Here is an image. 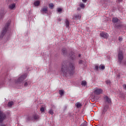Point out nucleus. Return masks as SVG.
<instances>
[{
	"mask_svg": "<svg viewBox=\"0 0 126 126\" xmlns=\"http://www.w3.org/2000/svg\"><path fill=\"white\" fill-rule=\"evenodd\" d=\"M74 69H75L74 63H70L66 61H64L61 67V72L64 76L67 77L73 75L74 74Z\"/></svg>",
	"mask_w": 126,
	"mask_h": 126,
	"instance_id": "1",
	"label": "nucleus"
},
{
	"mask_svg": "<svg viewBox=\"0 0 126 126\" xmlns=\"http://www.w3.org/2000/svg\"><path fill=\"white\" fill-rule=\"evenodd\" d=\"M10 22L11 21L9 20L8 22L5 25L4 28L2 31L1 34L0 36V38H2L3 36L5 35L6 32L9 33V32H10V31H9V28H8L9 27V25H10Z\"/></svg>",
	"mask_w": 126,
	"mask_h": 126,
	"instance_id": "2",
	"label": "nucleus"
},
{
	"mask_svg": "<svg viewBox=\"0 0 126 126\" xmlns=\"http://www.w3.org/2000/svg\"><path fill=\"white\" fill-rule=\"evenodd\" d=\"M118 58V62L120 63H122V62L123 61V59H124V54H123V51H119Z\"/></svg>",
	"mask_w": 126,
	"mask_h": 126,
	"instance_id": "3",
	"label": "nucleus"
},
{
	"mask_svg": "<svg viewBox=\"0 0 126 126\" xmlns=\"http://www.w3.org/2000/svg\"><path fill=\"white\" fill-rule=\"evenodd\" d=\"M6 117V116L5 115V114H4L2 111L0 110V123H2Z\"/></svg>",
	"mask_w": 126,
	"mask_h": 126,
	"instance_id": "4",
	"label": "nucleus"
},
{
	"mask_svg": "<svg viewBox=\"0 0 126 126\" xmlns=\"http://www.w3.org/2000/svg\"><path fill=\"white\" fill-rule=\"evenodd\" d=\"M26 77H27V74L21 76L17 80V82H18V83H21V82H22Z\"/></svg>",
	"mask_w": 126,
	"mask_h": 126,
	"instance_id": "5",
	"label": "nucleus"
},
{
	"mask_svg": "<svg viewBox=\"0 0 126 126\" xmlns=\"http://www.w3.org/2000/svg\"><path fill=\"white\" fill-rule=\"evenodd\" d=\"M39 116L37 114H34L32 116H29L28 117L29 121H33V120H38Z\"/></svg>",
	"mask_w": 126,
	"mask_h": 126,
	"instance_id": "6",
	"label": "nucleus"
},
{
	"mask_svg": "<svg viewBox=\"0 0 126 126\" xmlns=\"http://www.w3.org/2000/svg\"><path fill=\"white\" fill-rule=\"evenodd\" d=\"M103 92V90L102 89H96L94 91V93L95 95H100V94H102Z\"/></svg>",
	"mask_w": 126,
	"mask_h": 126,
	"instance_id": "7",
	"label": "nucleus"
},
{
	"mask_svg": "<svg viewBox=\"0 0 126 126\" xmlns=\"http://www.w3.org/2000/svg\"><path fill=\"white\" fill-rule=\"evenodd\" d=\"M100 36L102 38H104V39H107L109 37V34L105 32H102L100 33Z\"/></svg>",
	"mask_w": 126,
	"mask_h": 126,
	"instance_id": "8",
	"label": "nucleus"
},
{
	"mask_svg": "<svg viewBox=\"0 0 126 126\" xmlns=\"http://www.w3.org/2000/svg\"><path fill=\"white\" fill-rule=\"evenodd\" d=\"M109 109V106L108 105H105L102 110V116H104L105 114H106V112L108 111V109Z\"/></svg>",
	"mask_w": 126,
	"mask_h": 126,
	"instance_id": "9",
	"label": "nucleus"
},
{
	"mask_svg": "<svg viewBox=\"0 0 126 126\" xmlns=\"http://www.w3.org/2000/svg\"><path fill=\"white\" fill-rule=\"evenodd\" d=\"M69 57L70 58V60H75V54L73 52H71L69 55Z\"/></svg>",
	"mask_w": 126,
	"mask_h": 126,
	"instance_id": "10",
	"label": "nucleus"
},
{
	"mask_svg": "<svg viewBox=\"0 0 126 126\" xmlns=\"http://www.w3.org/2000/svg\"><path fill=\"white\" fill-rule=\"evenodd\" d=\"M40 11L42 12V13H48V7H43Z\"/></svg>",
	"mask_w": 126,
	"mask_h": 126,
	"instance_id": "11",
	"label": "nucleus"
},
{
	"mask_svg": "<svg viewBox=\"0 0 126 126\" xmlns=\"http://www.w3.org/2000/svg\"><path fill=\"white\" fill-rule=\"evenodd\" d=\"M81 18V16L79 14L75 15L73 17V19L74 20H77L78 19H80Z\"/></svg>",
	"mask_w": 126,
	"mask_h": 126,
	"instance_id": "12",
	"label": "nucleus"
},
{
	"mask_svg": "<svg viewBox=\"0 0 126 126\" xmlns=\"http://www.w3.org/2000/svg\"><path fill=\"white\" fill-rule=\"evenodd\" d=\"M16 5V4L15 3H12V4H10V5H9V9H15V6Z\"/></svg>",
	"mask_w": 126,
	"mask_h": 126,
	"instance_id": "13",
	"label": "nucleus"
},
{
	"mask_svg": "<svg viewBox=\"0 0 126 126\" xmlns=\"http://www.w3.org/2000/svg\"><path fill=\"white\" fill-rule=\"evenodd\" d=\"M119 21H120V20H119L118 18L114 17V18H113L112 19V22H113V23H117Z\"/></svg>",
	"mask_w": 126,
	"mask_h": 126,
	"instance_id": "14",
	"label": "nucleus"
},
{
	"mask_svg": "<svg viewBox=\"0 0 126 126\" xmlns=\"http://www.w3.org/2000/svg\"><path fill=\"white\" fill-rule=\"evenodd\" d=\"M62 54L63 56H65L67 54V51H66V48H63L62 50Z\"/></svg>",
	"mask_w": 126,
	"mask_h": 126,
	"instance_id": "15",
	"label": "nucleus"
},
{
	"mask_svg": "<svg viewBox=\"0 0 126 126\" xmlns=\"http://www.w3.org/2000/svg\"><path fill=\"white\" fill-rule=\"evenodd\" d=\"M13 104H14L13 101H10L8 103L7 106L8 107H9V108H11Z\"/></svg>",
	"mask_w": 126,
	"mask_h": 126,
	"instance_id": "16",
	"label": "nucleus"
},
{
	"mask_svg": "<svg viewBox=\"0 0 126 126\" xmlns=\"http://www.w3.org/2000/svg\"><path fill=\"white\" fill-rule=\"evenodd\" d=\"M105 99H106V102H107V103H108V104H110L111 103V99L108 96H106L105 97Z\"/></svg>",
	"mask_w": 126,
	"mask_h": 126,
	"instance_id": "17",
	"label": "nucleus"
},
{
	"mask_svg": "<svg viewBox=\"0 0 126 126\" xmlns=\"http://www.w3.org/2000/svg\"><path fill=\"white\" fill-rule=\"evenodd\" d=\"M40 1H35L34 2V5H35V6H39V5H40Z\"/></svg>",
	"mask_w": 126,
	"mask_h": 126,
	"instance_id": "18",
	"label": "nucleus"
},
{
	"mask_svg": "<svg viewBox=\"0 0 126 126\" xmlns=\"http://www.w3.org/2000/svg\"><path fill=\"white\" fill-rule=\"evenodd\" d=\"M29 84V81H26V82H25V83L24 84V87H27V86H28Z\"/></svg>",
	"mask_w": 126,
	"mask_h": 126,
	"instance_id": "19",
	"label": "nucleus"
},
{
	"mask_svg": "<svg viewBox=\"0 0 126 126\" xmlns=\"http://www.w3.org/2000/svg\"><path fill=\"white\" fill-rule=\"evenodd\" d=\"M81 85H82L83 86H86V85H87V82H86V81H83L82 82Z\"/></svg>",
	"mask_w": 126,
	"mask_h": 126,
	"instance_id": "20",
	"label": "nucleus"
},
{
	"mask_svg": "<svg viewBox=\"0 0 126 126\" xmlns=\"http://www.w3.org/2000/svg\"><path fill=\"white\" fill-rule=\"evenodd\" d=\"M65 23L66 24V27H69V22L68 21V20H66Z\"/></svg>",
	"mask_w": 126,
	"mask_h": 126,
	"instance_id": "21",
	"label": "nucleus"
},
{
	"mask_svg": "<svg viewBox=\"0 0 126 126\" xmlns=\"http://www.w3.org/2000/svg\"><path fill=\"white\" fill-rule=\"evenodd\" d=\"M75 106H76L77 108H80L81 107V104L77 102L75 104Z\"/></svg>",
	"mask_w": 126,
	"mask_h": 126,
	"instance_id": "22",
	"label": "nucleus"
},
{
	"mask_svg": "<svg viewBox=\"0 0 126 126\" xmlns=\"http://www.w3.org/2000/svg\"><path fill=\"white\" fill-rule=\"evenodd\" d=\"M99 69H102V70L105 69V66L104 65H100L99 66Z\"/></svg>",
	"mask_w": 126,
	"mask_h": 126,
	"instance_id": "23",
	"label": "nucleus"
},
{
	"mask_svg": "<svg viewBox=\"0 0 126 126\" xmlns=\"http://www.w3.org/2000/svg\"><path fill=\"white\" fill-rule=\"evenodd\" d=\"M59 94L61 95V96H63V90H60Z\"/></svg>",
	"mask_w": 126,
	"mask_h": 126,
	"instance_id": "24",
	"label": "nucleus"
},
{
	"mask_svg": "<svg viewBox=\"0 0 126 126\" xmlns=\"http://www.w3.org/2000/svg\"><path fill=\"white\" fill-rule=\"evenodd\" d=\"M49 8H51V9H53V7H54V4L53 3L49 4Z\"/></svg>",
	"mask_w": 126,
	"mask_h": 126,
	"instance_id": "25",
	"label": "nucleus"
},
{
	"mask_svg": "<svg viewBox=\"0 0 126 126\" xmlns=\"http://www.w3.org/2000/svg\"><path fill=\"white\" fill-rule=\"evenodd\" d=\"M3 10H0V17H1V16H2V15H3Z\"/></svg>",
	"mask_w": 126,
	"mask_h": 126,
	"instance_id": "26",
	"label": "nucleus"
},
{
	"mask_svg": "<svg viewBox=\"0 0 126 126\" xmlns=\"http://www.w3.org/2000/svg\"><path fill=\"white\" fill-rule=\"evenodd\" d=\"M49 113L50 114V115H54V111L52 109H50L49 111Z\"/></svg>",
	"mask_w": 126,
	"mask_h": 126,
	"instance_id": "27",
	"label": "nucleus"
},
{
	"mask_svg": "<svg viewBox=\"0 0 126 126\" xmlns=\"http://www.w3.org/2000/svg\"><path fill=\"white\" fill-rule=\"evenodd\" d=\"M80 126H87V122H84Z\"/></svg>",
	"mask_w": 126,
	"mask_h": 126,
	"instance_id": "28",
	"label": "nucleus"
},
{
	"mask_svg": "<svg viewBox=\"0 0 126 126\" xmlns=\"http://www.w3.org/2000/svg\"><path fill=\"white\" fill-rule=\"evenodd\" d=\"M40 112H42L43 113L45 112V109L44 108V107H42L40 109Z\"/></svg>",
	"mask_w": 126,
	"mask_h": 126,
	"instance_id": "29",
	"label": "nucleus"
},
{
	"mask_svg": "<svg viewBox=\"0 0 126 126\" xmlns=\"http://www.w3.org/2000/svg\"><path fill=\"white\" fill-rule=\"evenodd\" d=\"M62 10H63V9H62V8H57L58 12H62Z\"/></svg>",
	"mask_w": 126,
	"mask_h": 126,
	"instance_id": "30",
	"label": "nucleus"
},
{
	"mask_svg": "<svg viewBox=\"0 0 126 126\" xmlns=\"http://www.w3.org/2000/svg\"><path fill=\"white\" fill-rule=\"evenodd\" d=\"M84 63V62L83 61V60H79V64H82Z\"/></svg>",
	"mask_w": 126,
	"mask_h": 126,
	"instance_id": "31",
	"label": "nucleus"
},
{
	"mask_svg": "<svg viewBox=\"0 0 126 126\" xmlns=\"http://www.w3.org/2000/svg\"><path fill=\"white\" fill-rule=\"evenodd\" d=\"M95 68L96 70H99V69H100V66H98V65H95Z\"/></svg>",
	"mask_w": 126,
	"mask_h": 126,
	"instance_id": "32",
	"label": "nucleus"
},
{
	"mask_svg": "<svg viewBox=\"0 0 126 126\" xmlns=\"http://www.w3.org/2000/svg\"><path fill=\"white\" fill-rule=\"evenodd\" d=\"M106 84H111V81L109 80H107L106 81Z\"/></svg>",
	"mask_w": 126,
	"mask_h": 126,
	"instance_id": "33",
	"label": "nucleus"
},
{
	"mask_svg": "<svg viewBox=\"0 0 126 126\" xmlns=\"http://www.w3.org/2000/svg\"><path fill=\"white\" fill-rule=\"evenodd\" d=\"M80 6L81 7H84V4H83V3H81L80 4Z\"/></svg>",
	"mask_w": 126,
	"mask_h": 126,
	"instance_id": "34",
	"label": "nucleus"
},
{
	"mask_svg": "<svg viewBox=\"0 0 126 126\" xmlns=\"http://www.w3.org/2000/svg\"><path fill=\"white\" fill-rule=\"evenodd\" d=\"M123 87L124 89H125V90H126V84L123 85Z\"/></svg>",
	"mask_w": 126,
	"mask_h": 126,
	"instance_id": "35",
	"label": "nucleus"
},
{
	"mask_svg": "<svg viewBox=\"0 0 126 126\" xmlns=\"http://www.w3.org/2000/svg\"><path fill=\"white\" fill-rule=\"evenodd\" d=\"M119 41H123V38H122V37H119Z\"/></svg>",
	"mask_w": 126,
	"mask_h": 126,
	"instance_id": "36",
	"label": "nucleus"
},
{
	"mask_svg": "<svg viewBox=\"0 0 126 126\" xmlns=\"http://www.w3.org/2000/svg\"><path fill=\"white\" fill-rule=\"evenodd\" d=\"M116 27H121V25H116Z\"/></svg>",
	"mask_w": 126,
	"mask_h": 126,
	"instance_id": "37",
	"label": "nucleus"
},
{
	"mask_svg": "<svg viewBox=\"0 0 126 126\" xmlns=\"http://www.w3.org/2000/svg\"><path fill=\"white\" fill-rule=\"evenodd\" d=\"M86 0H82L83 2H86Z\"/></svg>",
	"mask_w": 126,
	"mask_h": 126,
	"instance_id": "38",
	"label": "nucleus"
},
{
	"mask_svg": "<svg viewBox=\"0 0 126 126\" xmlns=\"http://www.w3.org/2000/svg\"><path fill=\"white\" fill-rule=\"evenodd\" d=\"M123 0H118V1H119V2H121V1H122Z\"/></svg>",
	"mask_w": 126,
	"mask_h": 126,
	"instance_id": "39",
	"label": "nucleus"
},
{
	"mask_svg": "<svg viewBox=\"0 0 126 126\" xmlns=\"http://www.w3.org/2000/svg\"><path fill=\"white\" fill-rule=\"evenodd\" d=\"M0 126H5V125H1Z\"/></svg>",
	"mask_w": 126,
	"mask_h": 126,
	"instance_id": "40",
	"label": "nucleus"
},
{
	"mask_svg": "<svg viewBox=\"0 0 126 126\" xmlns=\"http://www.w3.org/2000/svg\"><path fill=\"white\" fill-rule=\"evenodd\" d=\"M79 57H81V55L79 54Z\"/></svg>",
	"mask_w": 126,
	"mask_h": 126,
	"instance_id": "41",
	"label": "nucleus"
},
{
	"mask_svg": "<svg viewBox=\"0 0 126 126\" xmlns=\"http://www.w3.org/2000/svg\"><path fill=\"white\" fill-rule=\"evenodd\" d=\"M78 10H80V8H78Z\"/></svg>",
	"mask_w": 126,
	"mask_h": 126,
	"instance_id": "42",
	"label": "nucleus"
},
{
	"mask_svg": "<svg viewBox=\"0 0 126 126\" xmlns=\"http://www.w3.org/2000/svg\"><path fill=\"white\" fill-rule=\"evenodd\" d=\"M15 1H17V0H14Z\"/></svg>",
	"mask_w": 126,
	"mask_h": 126,
	"instance_id": "43",
	"label": "nucleus"
}]
</instances>
